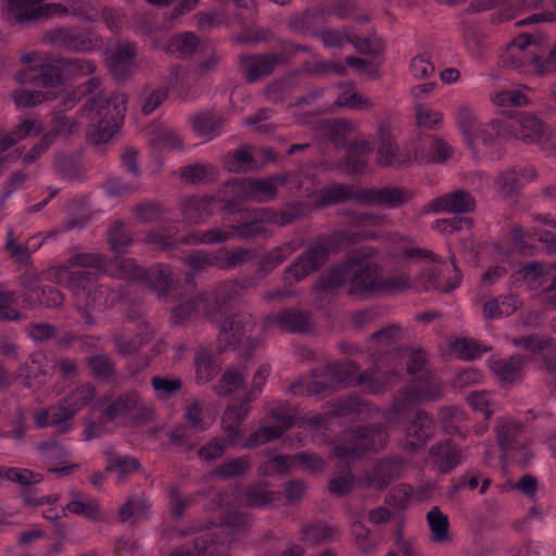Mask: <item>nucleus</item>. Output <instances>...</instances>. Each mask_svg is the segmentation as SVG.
I'll return each mask as SVG.
<instances>
[{
	"instance_id": "nucleus-1",
	"label": "nucleus",
	"mask_w": 556,
	"mask_h": 556,
	"mask_svg": "<svg viewBox=\"0 0 556 556\" xmlns=\"http://www.w3.org/2000/svg\"><path fill=\"white\" fill-rule=\"evenodd\" d=\"M377 254L378 251L372 247H362L354 251L342 263L329 268L319 277L318 290L333 292L349 285V294L359 298L407 290L410 287L408 276H381V267L375 261Z\"/></svg>"
},
{
	"instance_id": "nucleus-2",
	"label": "nucleus",
	"mask_w": 556,
	"mask_h": 556,
	"mask_svg": "<svg viewBox=\"0 0 556 556\" xmlns=\"http://www.w3.org/2000/svg\"><path fill=\"white\" fill-rule=\"evenodd\" d=\"M350 226L314 241L283 271L282 280L286 286H292L318 270L326 262L330 252H338L366 239H375L376 233L366 229L368 226H379L383 217L370 213H349Z\"/></svg>"
},
{
	"instance_id": "nucleus-3",
	"label": "nucleus",
	"mask_w": 556,
	"mask_h": 556,
	"mask_svg": "<svg viewBox=\"0 0 556 556\" xmlns=\"http://www.w3.org/2000/svg\"><path fill=\"white\" fill-rule=\"evenodd\" d=\"M382 364L375 359V368L358 372V367L352 362H334L328 364L323 374L313 370L311 375L300 378L290 387V392L300 396L318 395L333 384L363 386L369 393H379L388 388L391 379L396 377V369L386 370L380 378Z\"/></svg>"
},
{
	"instance_id": "nucleus-4",
	"label": "nucleus",
	"mask_w": 556,
	"mask_h": 556,
	"mask_svg": "<svg viewBox=\"0 0 556 556\" xmlns=\"http://www.w3.org/2000/svg\"><path fill=\"white\" fill-rule=\"evenodd\" d=\"M98 275L91 270H72L67 267H52L47 279L67 288L76 311L89 326L94 324L93 314L112 308L119 300V293L111 287L98 283Z\"/></svg>"
},
{
	"instance_id": "nucleus-5",
	"label": "nucleus",
	"mask_w": 556,
	"mask_h": 556,
	"mask_svg": "<svg viewBox=\"0 0 556 556\" xmlns=\"http://www.w3.org/2000/svg\"><path fill=\"white\" fill-rule=\"evenodd\" d=\"M126 109V97L121 92H100L87 100L79 115L90 121V139L94 144L106 143L112 139L121 128Z\"/></svg>"
},
{
	"instance_id": "nucleus-6",
	"label": "nucleus",
	"mask_w": 556,
	"mask_h": 556,
	"mask_svg": "<svg viewBox=\"0 0 556 556\" xmlns=\"http://www.w3.org/2000/svg\"><path fill=\"white\" fill-rule=\"evenodd\" d=\"M287 182V176L273 175L265 178H242L227 182L222 194L225 198V212H240L242 202L267 203L278 193V187Z\"/></svg>"
},
{
	"instance_id": "nucleus-7",
	"label": "nucleus",
	"mask_w": 556,
	"mask_h": 556,
	"mask_svg": "<svg viewBox=\"0 0 556 556\" xmlns=\"http://www.w3.org/2000/svg\"><path fill=\"white\" fill-rule=\"evenodd\" d=\"M220 526L213 531L197 536L194 552L178 548L170 556H229L231 540L224 536L225 532L244 531L250 526V518L241 511L226 510L220 519Z\"/></svg>"
},
{
	"instance_id": "nucleus-8",
	"label": "nucleus",
	"mask_w": 556,
	"mask_h": 556,
	"mask_svg": "<svg viewBox=\"0 0 556 556\" xmlns=\"http://www.w3.org/2000/svg\"><path fill=\"white\" fill-rule=\"evenodd\" d=\"M443 395L442 381L433 371L420 372L412 378L410 383L400 390L393 397L392 406L384 419L392 424V418L403 415L416 403L435 402Z\"/></svg>"
},
{
	"instance_id": "nucleus-9",
	"label": "nucleus",
	"mask_w": 556,
	"mask_h": 556,
	"mask_svg": "<svg viewBox=\"0 0 556 556\" xmlns=\"http://www.w3.org/2000/svg\"><path fill=\"white\" fill-rule=\"evenodd\" d=\"M342 443L333 447L332 456L350 464L362 458L367 452L383 450L389 441L384 426H365L344 432Z\"/></svg>"
},
{
	"instance_id": "nucleus-10",
	"label": "nucleus",
	"mask_w": 556,
	"mask_h": 556,
	"mask_svg": "<svg viewBox=\"0 0 556 556\" xmlns=\"http://www.w3.org/2000/svg\"><path fill=\"white\" fill-rule=\"evenodd\" d=\"M225 309L215 295L214 287L197 298L190 299L174 307L170 320L175 325H184L189 321L213 319L223 315Z\"/></svg>"
},
{
	"instance_id": "nucleus-11",
	"label": "nucleus",
	"mask_w": 556,
	"mask_h": 556,
	"mask_svg": "<svg viewBox=\"0 0 556 556\" xmlns=\"http://www.w3.org/2000/svg\"><path fill=\"white\" fill-rule=\"evenodd\" d=\"M495 432L505 458L520 464H527L532 458L533 455L528 447L527 438L519 421L504 419L497 425Z\"/></svg>"
},
{
	"instance_id": "nucleus-12",
	"label": "nucleus",
	"mask_w": 556,
	"mask_h": 556,
	"mask_svg": "<svg viewBox=\"0 0 556 556\" xmlns=\"http://www.w3.org/2000/svg\"><path fill=\"white\" fill-rule=\"evenodd\" d=\"M533 37L520 35L515 38L503 54V63L511 68L528 72L527 67L532 66L538 74H545L548 68L544 66V59L539 56L531 49Z\"/></svg>"
},
{
	"instance_id": "nucleus-13",
	"label": "nucleus",
	"mask_w": 556,
	"mask_h": 556,
	"mask_svg": "<svg viewBox=\"0 0 556 556\" xmlns=\"http://www.w3.org/2000/svg\"><path fill=\"white\" fill-rule=\"evenodd\" d=\"M253 328L254 319L250 314L237 313L226 316L219 320L218 349L224 351L237 348L244 339H249Z\"/></svg>"
},
{
	"instance_id": "nucleus-14",
	"label": "nucleus",
	"mask_w": 556,
	"mask_h": 556,
	"mask_svg": "<svg viewBox=\"0 0 556 556\" xmlns=\"http://www.w3.org/2000/svg\"><path fill=\"white\" fill-rule=\"evenodd\" d=\"M388 364L382 365V370L379 372L380 378L384 377L386 370L396 369L397 375L391 379L388 388L393 386L400 380L403 371L404 363H406V370L413 377L420 375V372L430 371L427 367L426 352L421 349L413 350H396L387 355ZM380 364H383L380 361Z\"/></svg>"
},
{
	"instance_id": "nucleus-15",
	"label": "nucleus",
	"mask_w": 556,
	"mask_h": 556,
	"mask_svg": "<svg viewBox=\"0 0 556 556\" xmlns=\"http://www.w3.org/2000/svg\"><path fill=\"white\" fill-rule=\"evenodd\" d=\"M16 83L21 85L39 81L45 87H55L65 83L63 58L48 59L37 66H29L26 71L15 74Z\"/></svg>"
},
{
	"instance_id": "nucleus-16",
	"label": "nucleus",
	"mask_w": 556,
	"mask_h": 556,
	"mask_svg": "<svg viewBox=\"0 0 556 556\" xmlns=\"http://www.w3.org/2000/svg\"><path fill=\"white\" fill-rule=\"evenodd\" d=\"M406 470L405 460L401 457H386L378 459L370 471L363 475L362 483L366 486L383 490L393 480L403 476Z\"/></svg>"
},
{
	"instance_id": "nucleus-17",
	"label": "nucleus",
	"mask_w": 556,
	"mask_h": 556,
	"mask_svg": "<svg viewBox=\"0 0 556 556\" xmlns=\"http://www.w3.org/2000/svg\"><path fill=\"white\" fill-rule=\"evenodd\" d=\"M365 410H369V404L361 396L354 394L336 401L332 404V408L325 414L306 417L303 420V425L316 430L327 429V424L331 418L348 417Z\"/></svg>"
},
{
	"instance_id": "nucleus-18",
	"label": "nucleus",
	"mask_w": 556,
	"mask_h": 556,
	"mask_svg": "<svg viewBox=\"0 0 556 556\" xmlns=\"http://www.w3.org/2000/svg\"><path fill=\"white\" fill-rule=\"evenodd\" d=\"M46 39L56 47H64L73 52H91L101 46L96 35L64 27L50 30Z\"/></svg>"
},
{
	"instance_id": "nucleus-19",
	"label": "nucleus",
	"mask_w": 556,
	"mask_h": 556,
	"mask_svg": "<svg viewBox=\"0 0 556 556\" xmlns=\"http://www.w3.org/2000/svg\"><path fill=\"white\" fill-rule=\"evenodd\" d=\"M477 202L472 194L464 189H456L431 200L424 207L425 213L467 214L476 210Z\"/></svg>"
},
{
	"instance_id": "nucleus-20",
	"label": "nucleus",
	"mask_w": 556,
	"mask_h": 556,
	"mask_svg": "<svg viewBox=\"0 0 556 556\" xmlns=\"http://www.w3.org/2000/svg\"><path fill=\"white\" fill-rule=\"evenodd\" d=\"M510 138L522 140L526 143L541 142L547 136L546 125L530 113H518L507 123Z\"/></svg>"
},
{
	"instance_id": "nucleus-21",
	"label": "nucleus",
	"mask_w": 556,
	"mask_h": 556,
	"mask_svg": "<svg viewBox=\"0 0 556 556\" xmlns=\"http://www.w3.org/2000/svg\"><path fill=\"white\" fill-rule=\"evenodd\" d=\"M387 248V257L395 264L409 263L418 258H430L437 262V255L431 251L415 247L410 239L397 233L388 237Z\"/></svg>"
},
{
	"instance_id": "nucleus-22",
	"label": "nucleus",
	"mask_w": 556,
	"mask_h": 556,
	"mask_svg": "<svg viewBox=\"0 0 556 556\" xmlns=\"http://www.w3.org/2000/svg\"><path fill=\"white\" fill-rule=\"evenodd\" d=\"M370 152V143L366 140H358L346 149L343 162L331 163L326 161L321 162L319 166L323 170L334 172L344 169L349 174L362 173L367 166V159Z\"/></svg>"
},
{
	"instance_id": "nucleus-23",
	"label": "nucleus",
	"mask_w": 556,
	"mask_h": 556,
	"mask_svg": "<svg viewBox=\"0 0 556 556\" xmlns=\"http://www.w3.org/2000/svg\"><path fill=\"white\" fill-rule=\"evenodd\" d=\"M434 433V420L431 415L418 410L406 429L403 447L405 451L416 453Z\"/></svg>"
},
{
	"instance_id": "nucleus-24",
	"label": "nucleus",
	"mask_w": 556,
	"mask_h": 556,
	"mask_svg": "<svg viewBox=\"0 0 556 556\" xmlns=\"http://www.w3.org/2000/svg\"><path fill=\"white\" fill-rule=\"evenodd\" d=\"M460 281L462 275L455 265V257L451 256V261L448 263L440 262L428 271L425 281V289L448 292L457 288L460 285Z\"/></svg>"
},
{
	"instance_id": "nucleus-25",
	"label": "nucleus",
	"mask_w": 556,
	"mask_h": 556,
	"mask_svg": "<svg viewBox=\"0 0 556 556\" xmlns=\"http://www.w3.org/2000/svg\"><path fill=\"white\" fill-rule=\"evenodd\" d=\"M408 190L384 186L380 188H363V205H383L389 208L399 207L410 199Z\"/></svg>"
},
{
	"instance_id": "nucleus-26",
	"label": "nucleus",
	"mask_w": 556,
	"mask_h": 556,
	"mask_svg": "<svg viewBox=\"0 0 556 556\" xmlns=\"http://www.w3.org/2000/svg\"><path fill=\"white\" fill-rule=\"evenodd\" d=\"M429 454L441 473H448L465 460L464 450L448 439L433 444Z\"/></svg>"
},
{
	"instance_id": "nucleus-27",
	"label": "nucleus",
	"mask_w": 556,
	"mask_h": 556,
	"mask_svg": "<svg viewBox=\"0 0 556 556\" xmlns=\"http://www.w3.org/2000/svg\"><path fill=\"white\" fill-rule=\"evenodd\" d=\"M513 344L533 355H540L549 372H556V341L527 336L513 339Z\"/></svg>"
},
{
	"instance_id": "nucleus-28",
	"label": "nucleus",
	"mask_w": 556,
	"mask_h": 556,
	"mask_svg": "<svg viewBox=\"0 0 556 556\" xmlns=\"http://www.w3.org/2000/svg\"><path fill=\"white\" fill-rule=\"evenodd\" d=\"M363 188L355 185L333 182L323 187L318 191V207H326L345 201H354L363 204Z\"/></svg>"
},
{
	"instance_id": "nucleus-29",
	"label": "nucleus",
	"mask_w": 556,
	"mask_h": 556,
	"mask_svg": "<svg viewBox=\"0 0 556 556\" xmlns=\"http://www.w3.org/2000/svg\"><path fill=\"white\" fill-rule=\"evenodd\" d=\"M281 62L282 55L279 53L243 55L240 58L241 68L249 83H255L270 74Z\"/></svg>"
},
{
	"instance_id": "nucleus-30",
	"label": "nucleus",
	"mask_w": 556,
	"mask_h": 556,
	"mask_svg": "<svg viewBox=\"0 0 556 556\" xmlns=\"http://www.w3.org/2000/svg\"><path fill=\"white\" fill-rule=\"evenodd\" d=\"M535 177L536 170L533 166L511 167L500 173L494 185L498 193L510 195L525 185L533 181Z\"/></svg>"
},
{
	"instance_id": "nucleus-31",
	"label": "nucleus",
	"mask_w": 556,
	"mask_h": 556,
	"mask_svg": "<svg viewBox=\"0 0 556 556\" xmlns=\"http://www.w3.org/2000/svg\"><path fill=\"white\" fill-rule=\"evenodd\" d=\"M136 47L129 42L113 46L106 55L111 73L117 79H125L135 67Z\"/></svg>"
},
{
	"instance_id": "nucleus-32",
	"label": "nucleus",
	"mask_w": 556,
	"mask_h": 556,
	"mask_svg": "<svg viewBox=\"0 0 556 556\" xmlns=\"http://www.w3.org/2000/svg\"><path fill=\"white\" fill-rule=\"evenodd\" d=\"M266 326H276L286 332H306L309 328L308 315L295 308L283 309L269 314Z\"/></svg>"
},
{
	"instance_id": "nucleus-33",
	"label": "nucleus",
	"mask_w": 556,
	"mask_h": 556,
	"mask_svg": "<svg viewBox=\"0 0 556 556\" xmlns=\"http://www.w3.org/2000/svg\"><path fill=\"white\" fill-rule=\"evenodd\" d=\"M193 131L206 140H212L223 132L224 117L215 111H200L189 116Z\"/></svg>"
},
{
	"instance_id": "nucleus-34",
	"label": "nucleus",
	"mask_w": 556,
	"mask_h": 556,
	"mask_svg": "<svg viewBox=\"0 0 556 556\" xmlns=\"http://www.w3.org/2000/svg\"><path fill=\"white\" fill-rule=\"evenodd\" d=\"M42 0H5L4 16L12 24L24 25L40 18Z\"/></svg>"
},
{
	"instance_id": "nucleus-35",
	"label": "nucleus",
	"mask_w": 556,
	"mask_h": 556,
	"mask_svg": "<svg viewBox=\"0 0 556 556\" xmlns=\"http://www.w3.org/2000/svg\"><path fill=\"white\" fill-rule=\"evenodd\" d=\"M154 334V329L146 324L144 329L138 334L130 337L121 329H114L110 332V338L115 349L124 356L136 354L140 348L150 342Z\"/></svg>"
},
{
	"instance_id": "nucleus-36",
	"label": "nucleus",
	"mask_w": 556,
	"mask_h": 556,
	"mask_svg": "<svg viewBox=\"0 0 556 556\" xmlns=\"http://www.w3.org/2000/svg\"><path fill=\"white\" fill-rule=\"evenodd\" d=\"M528 358L521 355H511L509 358L492 356L488 361L490 370L503 382L513 383L521 378V372Z\"/></svg>"
},
{
	"instance_id": "nucleus-37",
	"label": "nucleus",
	"mask_w": 556,
	"mask_h": 556,
	"mask_svg": "<svg viewBox=\"0 0 556 556\" xmlns=\"http://www.w3.org/2000/svg\"><path fill=\"white\" fill-rule=\"evenodd\" d=\"M184 222L189 225H200L213 214V199L208 197L192 195L187 198L180 206Z\"/></svg>"
},
{
	"instance_id": "nucleus-38",
	"label": "nucleus",
	"mask_w": 556,
	"mask_h": 556,
	"mask_svg": "<svg viewBox=\"0 0 556 556\" xmlns=\"http://www.w3.org/2000/svg\"><path fill=\"white\" fill-rule=\"evenodd\" d=\"M174 281L175 275L170 266L159 263L148 269L143 268L139 282L155 290L160 296H166Z\"/></svg>"
},
{
	"instance_id": "nucleus-39",
	"label": "nucleus",
	"mask_w": 556,
	"mask_h": 556,
	"mask_svg": "<svg viewBox=\"0 0 556 556\" xmlns=\"http://www.w3.org/2000/svg\"><path fill=\"white\" fill-rule=\"evenodd\" d=\"M401 338V328L396 325L388 326L375 333L370 337V348L371 351V358H372V368H375V359L382 361L383 365L386 366L388 364L387 355L389 353L394 352L392 351H386L382 353V349L390 348L392 344H394L397 340Z\"/></svg>"
},
{
	"instance_id": "nucleus-40",
	"label": "nucleus",
	"mask_w": 556,
	"mask_h": 556,
	"mask_svg": "<svg viewBox=\"0 0 556 556\" xmlns=\"http://www.w3.org/2000/svg\"><path fill=\"white\" fill-rule=\"evenodd\" d=\"M75 415L68 405L63 401L59 406H51L48 409L40 410L36 414V424L40 428L53 426L59 428L61 432L71 430L70 421Z\"/></svg>"
},
{
	"instance_id": "nucleus-41",
	"label": "nucleus",
	"mask_w": 556,
	"mask_h": 556,
	"mask_svg": "<svg viewBox=\"0 0 556 556\" xmlns=\"http://www.w3.org/2000/svg\"><path fill=\"white\" fill-rule=\"evenodd\" d=\"M260 283L256 275L243 276L237 280L224 281L214 287L215 295L219 299L223 307L239 299L241 290L255 289Z\"/></svg>"
},
{
	"instance_id": "nucleus-42",
	"label": "nucleus",
	"mask_w": 556,
	"mask_h": 556,
	"mask_svg": "<svg viewBox=\"0 0 556 556\" xmlns=\"http://www.w3.org/2000/svg\"><path fill=\"white\" fill-rule=\"evenodd\" d=\"M64 510L88 520L94 521L101 518L98 501L74 489L70 491V501Z\"/></svg>"
},
{
	"instance_id": "nucleus-43",
	"label": "nucleus",
	"mask_w": 556,
	"mask_h": 556,
	"mask_svg": "<svg viewBox=\"0 0 556 556\" xmlns=\"http://www.w3.org/2000/svg\"><path fill=\"white\" fill-rule=\"evenodd\" d=\"M248 403L249 402L244 400L243 403L227 407L222 417L223 431L227 441L231 444L236 443L241 437L240 426L249 413Z\"/></svg>"
},
{
	"instance_id": "nucleus-44",
	"label": "nucleus",
	"mask_w": 556,
	"mask_h": 556,
	"mask_svg": "<svg viewBox=\"0 0 556 556\" xmlns=\"http://www.w3.org/2000/svg\"><path fill=\"white\" fill-rule=\"evenodd\" d=\"M336 533V527L323 521H308L300 527V540L309 546L330 542Z\"/></svg>"
},
{
	"instance_id": "nucleus-45",
	"label": "nucleus",
	"mask_w": 556,
	"mask_h": 556,
	"mask_svg": "<svg viewBox=\"0 0 556 556\" xmlns=\"http://www.w3.org/2000/svg\"><path fill=\"white\" fill-rule=\"evenodd\" d=\"M235 237L233 225H222L203 231L190 232L184 240L187 244H220Z\"/></svg>"
},
{
	"instance_id": "nucleus-46",
	"label": "nucleus",
	"mask_w": 556,
	"mask_h": 556,
	"mask_svg": "<svg viewBox=\"0 0 556 556\" xmlns=\"http://www.w3.org/2000/svg\"><path fill=\"white\" fill-rule=\"evenodd\" d=\"M493 8H500L492 17L493 23L510 20L516 11L519 10L518 3L515 0H473L469 3L468 11L470 13H479Z\"/></svg>"
},
{
	"instance_id": "nucleus-47",
	"label": "nucleus",
	"mask_w": 556,
	"mask_h": 556,
	"mask_svg": "<svg viewBox=\"0 0 556 556\" xmlns=\"http://www.w3.org/2000/svg\"><path fill=\"white\" fill-rule=\"evenodd\" d=\"M455 121L467 144L475 148L481 124L473 109L467 104H459L455 112Z\"/></svg>"
},
{
	"instance_id": "nucleus-48",
	"label": "nucleus",
	"mask_w": 556,
	"mask_h": 556,
	"mask_svg": "<svg viewBox=\"0 0 556 556\" xmlns=\"http://www.w3.org/2000/svg\"><path fill=\"white\" fill-rule=\"evenodd\" d=\"M141 407L140 395L137 391L130 390L121 394L103 412L106 420L112 421L118 417L134 414Z\"/></svg>"
},
{
	"instance_id": "nucleus-49",
	"label": "nucleus",
	"mask_w": 556,
	"mask_h": 556,
	"mask_svg": "<svg viewBox=\"0 0 556 556\" xmlns=\"http://www.w3.org/2000/svg\"><path fill=\"white\" fill-rule=\"evenodd\" d=\"M307 212L308 205L305 202H295L289 204L279 212L275 211L274 208L266 207V211L262 214L265 216V219L269 222V224L285 227L298 219L303 218L306 216Z\"/></svg>"
},
{
	"instance_id": "nucleus-50",
	"label": "nucleus",
	"mask_w": 556,
	"mask_h": 556,
	"mask_svg": "<svg viewBox=\"0 0 556 556\" xmlns=\"http://www.w3.org/2000/svg\"><path fill=\"white\" fill-rule=\"evenodd\" d=\"M265 211L266 208H257L249 212L243 223L233 225L235 237L250 239L264 235L266 232V225H269V222L262 214Z\"/></svg>"
},
{
	"instance_id": "nucleus-51",
	"label": "nucleus",
	"mask_w": 556,
	"mask_h": 556,
	"mask_svg": "<svg viewBox=\"0 0 556 556\" xmlns=\"http://www.w3.org/2000/svg\"><path fill=\"white\" fill-rule=\"evenodd\" d=\"M412 162L409 155H403L399 152L393 138L381 131L380 146L378 148V163L382 166H402Z\"/></svg>"
},
{
	"instance_id": "nucleus-52",
	"label": "nucleus",
	"mask_w": 556,
	"mask_h": 556,
	"mask_svg": "<svg viewBox=\"0 0 556 556\" xmlns=\"http://www.w3.org/2000/svg\"><path fill=\"white\" fill-rule=\"evenodd\" d=\"M430 539L434 543H446L451 540L448 516L439 506H433L426 515Z\"/></svg>"
},
{
	"instance_id": "nucleus-53",
	"label": "nucleus",
	"mask_w": 556,
	"mask_h": 556,
	"mask_svg": "<svg viewBox=\"0 0 556 556\" xmlns=\"http://www.w3.org/2000/svg\"><path fill=\"white\" fill-rule=\"evenodd\" d=\"M104 273L118 279L140 281L143 268L132 258L115 256L110 263L106 262Z\"/></svg>"
},
{
	"instance_id": "nucleus-54",
	"label": "nucleus",
	"mask_w": 556,
	"mask_h": 556,
	"mask_svg": "<svg viewBox=\"0 0 556 556\" xmlns=\"http://www.w3.org/2000/svg\"><path fill=\"white\" fill-rule=\"evenodd\" d=\"M199 46V37L192 31H186L173 37L167 42L165 52L176 58L187 59L193 55Z\"/></svg>"
},
{
	"instance_id": "nucleus-55",
	"label": "nucleus",
	"mask_w": 556,
	"mask_h": 556,
	"mask_svg": "<svg viewBox=\"0 0 556 556\" xmlns=\"http://www.w3.org/2000/svg\"><path fill=\"white\" fill-rule=\"evenodd\" d=\"M278 497L277 493L270 491L263 482L249 485L241 498V504L249 507L265 508Z\"/></svg>"
},
{
	"instance_id": "nucleus-56",
	"label": "nucleus",
	"mask_w": 556,
	"mask_h": 556,
	"mask_svg": "<svg viewBox=\"0 0 556 556\" xmlns=\"http://www.w3.org/2000/svg\"><path fill=\"white\" fill-rule=\"evenodd\" d=\"M42 131V126L35 119L22 121L10 134L4 136L0 141V155L17 142L24 140L31 135H38Z\"/></svg>"
},
{
	"instance_id": "nucleus-57",
	"label": "nucleus",
	"mask_w": 556,
	"mask_h": 556,
	"mask_svg": "<svg viewBox=\"0 0 556 556\" xmlns=\"http://www.w3.org/2000/svg\"><path fill=\"white\" fill-rule=\"evenodd\" d=\"M287 431L283 426L278 424L269 425L267 419H263L260 422L258 430L252 432L247 440L243 442L242 446L245 448H252L264 443L274 441L280 438Z\"/></svg>"
},
{
	"instance_id": "nucleus-58",
	"label": "nucleus",
	"mask_w": 556,
	"mask_h": 556,
	"mask_svg": "<svg viewBox=\"0 0 556 556\" xmlns=\"http://www.w3.org/2000/svg\"><path fill=\"white\" fill-rule=\"evenodd\" d=\"M26 299L25 301H37L39 305L47 307H59L64 302V295L54 287L43 286L34 288L31 285H26Z\"/></svg>"
},
{
	"instance_id": "nucleus-59",
	"label": "nucleus",
	"mask_w": 556,
	"mask_h": 556,
	"mask_svg": "<svg viewBox=\"0 0 556 556\" xmlns=\"http://www.w3.org/2000/svg\"><path fill=\"white\" fill-rule=\"evenodd\" d=\"M197 382L204 384L216 375L214 354L205 346H199L194 355Z\"/></svg>"
},
{
	"instance_id": "nucleus-60",
	"label": "nucleus",
	"mask_w": 556,
	"mask_h": 556,
	"mask_svg": "<svg viewBox=\"0 0 556 556\" xmlns=\"http://www.w3.org/2000/svg\"><path fill=\"white\" fill-rule=\"evenodd\" d=\"M106 266V258L102 253H76L72 255L67 263L61 267H67L72 270H90L99 269L104 273Z\"/></svg>"
},
{
	"instance_id": "nucleus-61",
	"label": "nucleus",
	"mask_w": 556,
	"mask_h": 556,
	"mask_svg": "<svg viewBox=\"0 0 556 556\" xmlns=\"http://www.w3.org/2000/svg\"><path fill=\"white\" fill-rule=\"evenodd\" d=\"M507 123L501 121H492L489 124L480 125V131L476 138V146L472 150H480L479 144L481 143L485 149L492 148L495 144L497 137L510 138L508 134Z\"/></svg>"
},
{
	"instance_id": "nucleus-62",
	"label": "nucleus",
	"mask_w": 556,
	"mask_h": 556,
	"mask_svg": "<svg viewBox=\"0 0 556 556\" xmlns=\"http://www.w3.org/2000/svg\"><path fill=\"white\" fill-rule=\"evenodd\" d=\"M296 242L289 241L264 253L260 262L261 271H270L298 250Z\"/></svg>"
},
{
	"instance_id": "nucleus-63",
	"label": "nucleus",
	"mask_w": 556,
	"mask_h": 556,
	"mask_svg": "<svg viewBox=\"0 0 556 556\" xmlns=\"http://www.w3.org/2000/svg\"><path fill=\"white\" fill-rule=\"evenodd\" d=\"M177 232L178 229L175 224L160 226L149 230L143 241L148 244H155L163 251H167L177 245V240L175 239Z\"/></svg>"
},
{
	"instance_id": "nucleus-64",
	"label": "nucleus",
	"mask_w": 556,
	"mask_h": 556,
	"mask_svg": "<svg viewBox=\"0 0 556 556\" xmlns=\"http://www.w3.org/2000/svg\"><path fill=\"white\" fill-rule=\"evenodd\" d=\"M520 274L525 279L538 280L545 278L546 281L551 280V282L546 285L544 289H556V263L551 265L529 263L521 268Z\"/></svg>"
}]
</instances>
